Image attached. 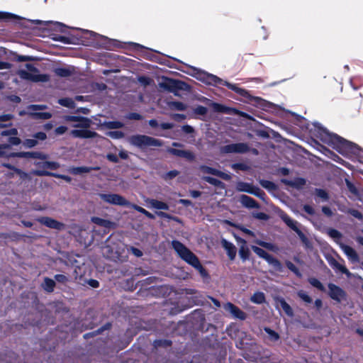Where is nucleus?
<instances>
[{
	"label": "nucleus",
	"instance_id": "473e14b6",
	"mask_svg": "<svg viewBox=\"0 0 363 363\" xmlns=\"http://www.w3.org/2000/svg\"><path fill=\"white\" fill-rule=\"evenodd\" d=\"M255 242L257 245H260L261 247H264L269 250H271L273 252H275L277 250V247L272 243L267 242L259 240H255Z\"/></svg>",
	"mask_w": 363,
	"mask_h": 363
},
{
	"label": "nucleus",
	"instance_id": "c85d7f7f",
	"mask_svg": "<svg viewBox=\"0 0 363 363\" xmlns=\"http://www.w3.org/2000/svg\"><path fill=\"white\" fill-rule=\"evenodd\" d=\"M55 286V281L49 278H45L43 284V289L48 292H52L54 290Z\"/></svg>",
	"mask_w": 363,
	"mask_h": 363
},
{
	"label": "nucleus",
	"instance_id": "c03bdc74",
	"mask_svg": "<svg viewBox=\"0 0 363 363\" xmlns=\"http://www.w3.org/2000/svg\"><path fill=\"white\" fill-rule=\"evenodd\" d=\"M286 265L288 267V269H290L291 272H293L296 275H297L299 277H301V274L299 269L291 262H290V261L286 262Z\"/></svg>",
	"mask_w": 363,
	"mask_h": 363
},
{
	"label": "nucleus",
	"instance_id": "37998d69",
	"mask_svg": "<svg viewBox=\"0 0 363 363\" xmlns=\"http://www.w3.org/2000/svg\"><path fill=\"white\" fill-rule=\"evenodd\" d=\"M252 250L253 252L257 254L259 257H262L264 259V257L267 255V252L264 251L263 249L257 247V246H252Z\"/></svg>",
	"mask_w": 363,
	"mask_h": 363
},
{
	"label": "nucleus",
	"instance_id": "39448f33",
	"mask_svg": "<svg viewBox=\"0 0 363 363\" xmlns=\"http://www.w3.org/2000/svg\"><path fill=\"white\" fill-rule=\"evenodd\" d=\"M26 69H19L17 74L25 80L31 81L33 82H46L50 80L48 74H40L38 73V69L31 64L26 65Z\"/></svg>",
	"mask_w": 363,
	"mask_h": 363
},
{
	"label": "nucleus",
	"instance_id": "603ef678",
	"mask_svg": "<svg viewBox=\"0 0 363 363\" xmlns=\"http://www.w3.org/2000/svg\"><path fill=\"white\" fill-rule=\"evenodd\" d=\"M172 106L178 111H184L186 108V106L180 101H174L172 103Z\"/></svg>",
	"mask_w": 363,
	"mask_h": 363
},
{
	"label": "nucleus",
	"instance_id": "f704fd0d",
	"mask_svg": "<svg viewBox=\"0 0 363 363\" xmlns=\"http://www.w3.org/2000/svg\"><path fill=\"white\" fill-rule=\"evenodd\" d=\"M105 126L109 129H118L123 126V123L120 121H109L105 123Z\"/></svg>",
	"mask_w": 363,
	"mask_h": 363
},
{
	"label": "nucleus",
	"instance_id": "338daca9",
	"mask_svg": "<svg viewBox=\"0 0 363 363\" xmlns=\"http://www.w3.org/2000/svg\"><path fill=\"white\" fill-rule=\"evenodd\" d=\"M128 207H131L132 208L135 209V211L143 213L145 215L146 210L136 204H133L130 203V206H128Z\"/></svg>",
	"mask_w": 363,
	"mask_h": 363
},
{
	"label": "nucleus",
	"instance_id": "2f4dec72",
	"mask_svg": "<svg viewBox=\"0 0 363 363\" xmlns=\"http://www.w3.org/2000/svg\"><path fill=\"white\" fill-rule=\"evenodd\" d=\"M314 194L322 201H327L329 199L328 194L323 189H315L314 191Z\"/></svg>",
	"mask_w": 363,
	"mask_h": 363
},
{
	"label": "nucleus",
	"instance_id": "f3484780",
	"mask_svg": "<svg viewBox=\"0 0 363 363\" xmlns=\"http://www.w3.org/2000/svg\"><path fill=\"white\" fill-rule=\"evenodd\" d=\"M168 152L174 155L184 157L190 161L194 160L195 158L194 153L188 150L171 148L168 150Z\"/></svg>",
	"mask_w": 363,
	"mask_h": 363
},
{
	"label": "nucleus",
	"instance_id": "7ed1b4c3",
	"mask_svg": "<svg viewBox=\"0 0 363 363\" xmlns=\"http://www.w3.org/2000/svg\"><path fill=\"white\" fill-rule=\"evenodd\" d=\"M196 74V78L206 84L213 86L224 85L237 94H239L242 96L247 97L249 96L248 91L245 89L240 88L235 84H230L226 81H224L214 74H209L201 70L197 71Z\"/></svg>",
	"mask_w": 363,
	"mask_h": 363
},
{
	"label": "nucleus",
	"instance_id": "864d4df0",
	"mask_svg": "<svg viewBox=\"0 0 363 363\" xmlns=\"http://www.w3.org/2000/svg\"><path fill=\"white\" fill-rule=\"evenodd\" d=\"M43 167L44 168H48L51 169H57L60 165L55 162H45L43 163Z\"/></svg>",
	"mask_w": 363,
	"mask_h": 363
},
{
	"label": "nucleus",
	"instance_id": "13d9d810",
	"mask_svg": "<svg viewBox=\"0 0 363 363\" xmlns=\"http://www.w3.org/2000/svg\"><path fill=\"white\" fill-rule=\"evenodd\" d=\"M254 193H252V194L262 199H264V196H265V194L263 191H262L259 188L255 186V189H254Z\"/></svg>",
	"mask_w": 363,
	"mask_h": 363
},
{
	"label": "nucleus",
	"instance_id": "a19ab883",
	"mask_svg": "<svg viewBox=\"0 0 363 363\" xmlns=\"http://www.w3.org/2000/svg\"><path fill=\"white\" fill-rule=\"evenodd\" d=\"M13 118L11 114H4L0 116V128L8 126L9 124H4L2 122L10 121Z\"/></svg>",
	"mask_w": 363,
	"mask_h": 363
},
{
	"label": "nucleus",
	"instance_id": "f03ea898",
	"mask_svg": "<svg viewBox=\"0 0 363 363\" xmlns=\"http://www.w3.org/2000/svg\"><path fill=\"white\" fill-rule=\"evenodd\" d=\"M64 120L66 122H72L71 125L74 129L70 131V135L76 138L89 139L94 138L98 135V134L89 130V128L92 123L91 119L77 116H65Z\"/></svg>",
	"mask_w": 363,
	"mask_h": 363
},
{
	"label": "nucleus",
	"instance_id": "bb28decb",
	"mask_svg": "<svg viewBox=\"0 0 363 363\" xmlns=\"http://www.w3.org/2000/svg\"><path fill=\"white\" fill-rule=\"evenodd\" d=\"M252 302L257 304H261L265 301V296L262 292H256L250 298Z\"/></svg>",
	"mask_w": 363,
	"mask_h": 363
},
{
	"label": "nucleus",
	"instance_id": "0e129e2a",
	"mask_svg": "<svg viewBox=\"0 0 363 363\" xmlns=\"http://www.w3.org/2000/svg\"><path fill=\"white\" fill-rule=\"evenodd\" d=\"M55 279L60 283H65L67 281V277L64 274H56Z\"/></svg>",
	"mask_w": 363,
	"mask_h": 363
},
{
	"label": "nucleus",
	"instance_id": "4c0bfd02",
	"mask_svg": "<svg viewBox=\"0 0 363 363\" xmlns=\"http://www.w3.org/2000/svg\"><path fill=\"white\" fill-rule=\"evenodd\" d=\"M157 215L160 217V218H167V219H169V220H173L176 222H180V220L179 218L177 217H175V216H172L165 212H163V211H158L156 213Z\"/></svg>",
	"mask_w": 363,
	"mask_h": 363
},
{
	"label": "nucleus",
	"instance_id": "69168bd1",
	"mask_svg": "<svg viewBox=\"0 0 363 363\" xmlns=\"http://www.w3.org/2000/svg\"><path fill=\"white\" fill-rule=\"evenodd\" d=\"M179 174V172L177 171V170H172V171H169V172H167L165 175V179H172V178H174L175 177H177V175Z\"/></svg>",
	"mask_w": 363,
	"mask_h": 363
},
{
	"label": "nucleus",
	"instance_id": "cd10ccee",
	"mask_svg": "<svg viewBox=\"0 0 363 363\" xmlns=\"http://www.w3.org/2000/svg\"><path fill=\"white\" fill-rule=\"evenodd\" d=\"M328 235L332 238L338 245L339 243H341L340 242V239L342 238V235L340 232H339L337 230L330 228L328 230Z\"/></svg>",
	"mask_w": 363,
	"mask_h": 363
},
{
	"label": "nucleus",
	"instance_id": "4468645a",
	"mask_svg": "<svg viewBox=\"0 0 363 363\" xmlns=\"http://www.w3.org/2000/svg\"><path fill=\"white\" fill-rule=\"evenodd\" d=\"M181 82L179 81L166 79L164 82H160L159 85L161 88H163L165 90L170 92H175L177 89H182L179 86Z\"/></svg>",
	"mask_w": 363,
	"mask_h": 363
},
{
	"label": "nucleus",
	"instance_id": "a18cd8bd",
	"mask_svg": "<svg viewBox=\"0 0 363 363\" xmlns=\"http://www.w3.org/2000/svg\"><path fill=\"white\" fill-rule=\"evenodd\" d=\"M297 294L304 302L307 303L312 302V298L304 291L301 290L298 291Z\"/></svg>",
	"mask_w": 363,
	"mask_h": 363
},
{
	"label": "nucleus",
	"instance_id": "4d7b16f0",
	"mask_svg": "<svg viewBox=\"0 0 363 363\" xmlns=\"http://www.w3.org/2000/svg\"><path fill=\"white\" fill-rule=\"evenodd\" d=\"M67 130V127L61 125L55 129V133L57 135H61L65 133Z\"/></svg>",
	"mask_w": 363,
	"mask_h": 363
},
{
	"label": "nucleus",
	"instance_id": "ddd939ff",
	"mask_svg": "<svg viewBox=\"0 0 363 363\" xmlns=\"http://www.w3.org/2000/svg\"><path fill=\"white\" fill-rule=\"evenodd\" d=\"M224 308L230 312L233 317L240 320H245L246 318V314L241 311L238 307L235 306L231 303H227L224 306Z\"/></svg>",
	"mask_w": 363,
	"mask_h": 363
},
{
	"label": "nucleus",
	"instance_id": "423d86ee",
	"mask_svg": "<svg viewBox=\"0 0 363 363\" xmlns=\"http://www.w3.org/2000/svg\"><path fill=\"white\" fill-rule=\"evenodd\" d=\"M128 143L137 147L145 148L147 147H160L162 142L158 139L145 135H135L128 138Z\"/></svg>",
	"mask_w": 363,
	"mask_h": 363
},
{
	"label": "nucleus",
	"instance_id": "9d476101",
	"mask_svg": "<svg viewBox=\"0 0 363 363\" xmlns=\"http://www.w3.org/2000/svg\"><path fill=\"white\" fill-rule=\"evenodd\" d=\"M339 246L352 263H356L359 261L357 252L352 247L344 243H339Z\"/></svg>",
	"mask_w": 363,
	"mask_h": 363
},
{
	"label": "nucleus",
	"instance_id": "c9c22d12",
	"mask_svg": "<svg viewBox=\"0 0 363 363\" xmlns=\"http://www.w3.org/2000/svg\"><path fill=\"white\" fill-rule=\"evenodd\" d=\"M33 118L35 119H49L52 117V114L48 112H42V113H34L32 114Z\"/></svg>",
	"mask_w": 363,
	"mask_h": 363
},
{
	"label": "nucleus",
	"instance_id": "6e6d98bb",
	"mask_svg": "<svg viewBox=\"0 0 363 363\" xmlns=\"http://www.w3.org/2000/svg\"><path fill=\"white\" fill-rule=\"evenodd\" d=\"M264 330L267 332V333L270 336L271 339L273 340H277L279 339V335L274 332V330H271L270 328H265Z\"/></svg>",
	"mask_w": 363,
	"mask_h": 363
},
{
	"label": "nucleus",
	"instance_id": "8fccbe9b",
	"mask_svg": "<svg viewBox=\"0 0 363 363\" xmlns=\"http://www.w3.org/2000/svg\"><path fill=\"white\" fill-rule=\"evenodd\" d=\"M23 145L26 147L31 148L38 145V141L34 138L26 139L23 142Z\"/></svg>",
	"mask_w": 363,
	"mask_h": 363
},
{
	"label": "nucleus",
	"instance_id": "4be33fe9",
	"mask_svg": "<svg viewBox=\"0 0 363 363\" xmlns=\"http://www.w3.org/2000/svg\"><path fill=\"white\" fill-rule=\"evenodd\" d=\"M235 239L238 242L242 244V245L240 246V250H239V255H240V257L243 260L247 259L248 258L250 252H249L248 248L246 247V241L244 239H242V238L236 237V236H235Z\"/></svg>",
	"mask_w": 363,
	"mask_h": 363
},
{
	"label": "nucleus",
	"instance_id": "72a5a7b5",
	"mask_svg": "<svg viewBox=\"0 0 363 363\" xmlns=\"http://www.w3.org/2000/svg\"><path fill=\"white\" fill-rule=\"evenodd\" d=\"M203 179L206 181V182L215 186H222L223 185V183L220 182V180L211 177H203Z\"/></svg>",
	"mask_w": 363,
	"mask_h": 363
},
{
	"label": "nucleus",
	"instance_id": "aec40b11",
	"mask_svg": "<svg viewBox=\"0 0 363 363\" xmlns=\"http://www.w3.org/2000/svg\"><path fill=\"white\" fill-rule=\"evenodd\" d=\"M280 218L282 220L294 231L298 229V223L296 220L291 219L287 214L284 212L280 213Z\"/></svg>",
	"mask_w": 363,
	"mask_h": 363
},
{
	"label": "nucleus",
	"instance_id": "052dcab7",
	"mask_svg": "<svg viewBox=\"0 0 363 363\" xmlns=\"http://www.w3.org/2000/svg\"><path fill=\"white\" fill-rule=\"evenodd\" d=\"M18 134V130L16 128H11L10 130H4L1 133V135L6 136V135H16Z\"/></svg>",
	"mask_w": 363,
	"mask_h": 363
},
{
	"label": "nucleus",
	"instance_id": "a211bd4d",
	"mask_svg": "<svg viewBox=\"0 0 363 363\" xmlns=\"http://www.w3.org/2000/svg\"><path fill=\"white\" fill-rule=\"evenodd\" d=\"M240 201L242 203V205L246 208H259V206L257 203V201L253 199L252 198L246 196V195H241L240 197Z\"/></svg>",
	"mask_w": 363,
	"mask_h": 363
},
{
	"label": "nucleus",
	"instance_id": "58836bf2",
	"mask_svg": "<svg viewBox=\"0 0 363 363\" xmlns=\"http://www.w3.org/2000/svg\"><path fill=\"white\" fill-rule=\"evenodd\" d=\"M106 135L113 139H120L124 137V133L119 130L109 131Z\"/></svg>",
	"mask_w": 363,
	"mask_h": 363
},
{
	"label": "nucleus",
	"instance_id": "680f3d73",
	"mask_svg": "<svg viewBox=\"0 0 363 363\" xmlns=\"http://www.w3.org/2000/svg\"><path fill=\"white\" fill-rule=\"evenodd\" d=\"M4 167L10 169H13L16 172H17L18 174L21 175V177H26L27 174L24 172H23L22 171H21L20 169H16L15 167H13L11 164H3Z\"/></svg>",
	"mask_w": 363,
	"mask_h": 363
},
{
	"label": "nucleus",
	"instance_id": "49530a36",
	"mask_svg": "<svg viewBox=\"0 0 363 363\" xmlns=\"http://www.w3.org/2000/svg\"><path fill=\"white\" fill-rule=\"evenodd\" d=\"M347 213H350L353 217H354L360 220H362L363 219V215L362 214V213L356 209L349 208L347 210Z\"/></svg>",
	"mask_w": 363,
	"mask_h": 363
},
{
	"label": "nucleus",
	"instance_id": "412c9836",
	"mask_svg": "<svg viewBox=\"0 0 363 363\" xmlns=\"http://www.w3.org/2000/svg\"><path fill=\"white\" fill-rule=\"evenodd\" d=\"M147 203L149 204L150 207L152 208L159 209V210H169V206L167 203L160 201L156 199H147Z\"/></svg>",
	"mask_w": 363,
	"mask_h": 363
},
{
	"label": "nucleus",
	"instance_id": "20e7f679",
	"mask_svg": "<svg viewBox=\"0 0 363 363\" xmlns=\"http://www.w3.org/2000/svg\"><path fill=\"white\" fill-rule=\"evenodd\" d=\"M172 245L182 259L198 269L203 277L206 275V272L201 264L197 257L187 247H186L182 242L177 240H174L172 242Z\"/></svg>",
	"mask_w": 363,
	"mask_h": 363
},
{
	"label": "nucleus",
	"instance_id": "0eeeda50",
	"mask_svg": "<svg viewBox=\"0 0 363 363\" xmlns=\"http://www.w3.org/2000/svg\"><path fill=\"white\" fill-rule=\"evenodd\" d=\"M250 152V146L246 143H231L220 147L223 154H244Z\"/></svg>",
	"mask_w": 363,
	"mask_h": 363
},
{
	"label": "nucleus",
	"instance_id": "e433bc0d",
	"mask_svg": "<svg viewBox=\"0 0 363 363\" xmlns=\"http://www.w3.org/2000/svg\"><path fill=\"white\" fill-rule=\"evenodd\" d=\"M309 283L314 287L318 289L320 291H324L325 288L321 282L315 278H310L308 279Z\"/></svg>",
	"mask_w": 363,
	"mask_h": 363
},
{
	"label": "nucleus",
	"instance_id": "5701e85b",
	"mask_svg": "<svg viewBox=\"0 0 363 363\" xmlns=\"http://www.w3.org/2000/svg\"><path fill=\"white\" fill-rule=\"evenodd\" d=\"M255 186L247 182H240L236 185V189L240 192H246L248 194L254 193Z\"/></svg>",
	"mask_w": 363,
	"mask_h": 363
},
{
	"label": "nucleus",
	"instance_id": "f8f14e48",
	"mask_svg": "<svg viewBox=\"0 0 363 363\" xmlns=\"http://www.w3.org/2000/svg\"><path fill=\"white\" fill-rule=\"evenodd\" d=\"M38 220L40 223L50 228L61 230L64 228L63 223L49 217H41L38 218Z\"/></svg>",
	"mask_w": 363,
	"mask_h": 363
},
{
	"label": "nucleus",
	"instance_id": "ea45409f",
	"mask_svg": "<svg viewBox=\"0 0 363 363\" xmlns=\"http://www.w3.org/2000/svg\"><path fill=\"white\" fill-rule=\"evenodd\" d=\"M16 155L18 156V157H23V156H25V155H30L33 157H36V158H40V159H45L46 158V156L43 155L42 153H40V152H33V153H30V152H27V153H24V152H20V153H17L16 154Z\"/></svg>",
	"mask_w": 363,
	"mask_h": 363
},
{
	"label": "nucleus",
	"instance_id": "de8ad7c7",
	"mask_svg": "<svg viewBox=\"0 0 363 363\" xmlns=\"http://www.w3.org/2000/svg\"><path fill=\"white\" fill-rule=\"evenodd\" d=\"M260 184L262 187L269 189V190H273L275 189V185L273 182L267 180H261Z\"/></svg>",
	"mask_w": 363,
	"mask_h": 363
},
{
	"label": "nucleus",
	"instance_id": "2eb2a0df",
	"mask_svg": "<svg viewBox=\"0 0 363 363\" xmlns=\"http://www.w3.org/2000/svg\"><path fill=\"white\" fill-rule=\"evenodd\" d=\"M328 289L330 296L333 299L340 301L341 299L344 297L345 293L343 290L339 286L333 284H329Z\"/></svg>",
	"mask_w": 363,
	"mask_h": 363
},
{
	"label": "nucleus",
	"instance_id": "f257e3e1",
	"mask_svg": "<svg viewBox=\"0 0 363 363\" xmlns=\"http://www.w3.org/2000/svg\"><path fill=\"white\" fill-rule=\"evenodd\" d=\"M317 128L316 136L324 143L328 145L340 153L344 155L348 153L352 147V143L336 134L330 133L326 128L315 124Z\"/></svg>",
	"mask_w": 363,
	"mask_h": 363
},
{
	"label": "nucleus",
	"instance_id": "79ce46f5",
	"mask_svg": "<svg viewBox=\"0 0 363 363\" xmlns=\"http://www.w3.org/2000/svg\"><path fill=\"white\" fill-rule=\"evenodd\" d=\"M210 105L213 108V109L216 112H226L227 108L220 104L212 102L210 104Z\"/></svg>",
	"mask_w": 363,
	"mask_h": 363
},
{
	"label": "nucleus",
	"instance_id": "dca6fc26",
	"mask_svg": "<svg viewBox=\"0 0 363 363\" xmlns=\"http://www.w3.org/2000/svg\"><path fill=\"white\" fill-rule=\"evenodd\" d=\"M221 245L226 250L230 259L233 260L236 256L237 252L235 245L225 239L221 240Z\"/></svg>",
	"mask_w": 363,
	"mask_h": 363
},
{
	"label": "nucleus",
	"instance_id": "e2e57ef3",
	"mask_svg": "<svg viewBox=\"0 0 363 363\" xmlns=\"http://www.w3.org/2000/svg\"><path fill=\"white\" fill-rule=\"evenodd\" d=\"M33 173L38 176H53V174H55L54 173L45 170H35Z\"/></svg>",
	"mask_w": 363,
	"mask_h": 363
},
{
	"label": "nucleus",
	"instance_id": "7c9ffc66",
	"mask_svg": "<svg viewBox=\"0 0 363 363\" xmlns=\"http://www.w3.org/2000/svg\"><path fill=\"white\" fill-rule=\"evenodd\" d=\"M58 103L65 107L73 108L75 106L74 101L71 98H63L58 100Z\"/></svg>",
	"mask_w": 363,
	"mask_h": 363
},
{
	"label": "nucleus",
	"instance_id": "09e8293b",
	"mask_svg": "<svg viewBox=\"0 0 363 363\" xmlns=\"http://www.w3.org/2000/svg\"><path fill=\"white\" fill-rule=\"evenodd\" d=\"M231 167L235 170L247 171L249 169V167L244 163H235L231 165Z\"/></svg>",
	"mask_w": 363,
	"mask_h": 363
},
{
	"label": "nucleus",
	"instance_id": "1a4fd4ad",
	"mask_svg": "<svg viewBox=\"0 0 363 363\" xmlns=\"http://www.w3.org/2000/svg\"><path fill=\"white\" fill-rule=\"evenodd\" d=\"M339 259L341 260L342 263L339 262L336 259L333 257H327V261L330 266L335 270L341 272L342 274H346L347 277L351 275V273L344 265L345 261L339 257Z\"/></svg>",
	"mask_w": 363,
	"mask_h": 363
},
{
	"label": "nucleus",
	"instance_id": "774afa93",
	"mask_svg": "<svg viewBox=\"0 0 363 363\" xmlns=\"http://www.w3.org/2000/svg\"><path fill=\"white\" fill-rule=\"evenodd\" d=\"M299 238L301 240L302 242H306L308 241L307 237L304 235V233L298 228L297 230L295 231Z\"/></svg>",
	"mask_w": 363,
	"mask_h": 363
},
{
	"label": "nucleus",
	"instance_id": "a878e982",
	"mask_svg": "<svg viewBox=\"0 0 363 363\" xmlns=\"http://www.w3.org/2000/svg\"><path fill=\"white\" fill-rule=\"evenodd\" d=\"M277 303L286 313V314L290 317L294 315V312L291 306L286 302L283 298H278L277 299Z\"/></svg>",
	"mask_w": 363,
	"mask_h": 363
},
{
	"label": "nucleus",
	"instance_id": "b1692460",
	"mask_svg": "<svg viewBox=\"0 0 363 363\" xmlns=\"http://www.w3.org/2000/svg\"><path fill=\"white\" fill-rule=\"evenodd\" d=\"M74 69L71 67H57L54 69L56 75L61 77H67L73 73Z\"/></svg>",
	"mask_w": 363,
	"mask_h": 363
},
{
	"label": "nucleus",
	"instance_id": "9b49d317",
	"mask_svg": "<svg viewBox=\"0 0 363 363\" xmlns=\"http://www.w3.org/2000/svg\"><path fill=\"white\" fill-rule=\"evenodd\" d=\"M199 169L203 174L215 175V176L219 177L221 179L226 180V181H228L231 179V177L229 174L223 172L221 171H219L216 169H214V168H212V167H210L208 166L201 165L199 167Z\"/></svg>",
	"mask_w": 363,
	"mask_h": 363
},
{
	"label": "nucleus",
	"instance_id": "3c124183",
	"mask_svg": "<svg viewBox=\"0 0 363 363\" xmlns=\"http://www.w3.org/2000/svg\"><path fill=\"white\" fill-rule=\"evenodd\" d=\"M194 112L200 116H204L207 113L208 109L202 106H198L194 109Z\"/></svg>",
	"mask_w": 363,
	"mask_h": 363
},
{
	"label": "nucleus",
	"instance_id": "5fc2aeb1",
	"mask_svg": "<svg viewBox=\"0 0 363 363\" xmlns=\"http://www.w3.org/2000/svg\"><path fill=\"white\" fill-rule=\"evenodd\" d=\"M138 82L143 86H146L152 82V79L147 77L141 76L138 78Z\"/></svg>",
	"mask_w": 363,
	"mask_h": 363
},
{
	"label": "nucleus",
	"instance_id": "6e6552de",
	"mask_svg": "<svg viewBox=\"0 0 363 363\" xmlns=\"http://www.w3.org/2000/svg\"><path fill=\"white\" fill-rule=\"evenodd\" d=\"M99 196L101 200L108 204L121 206L130 205V203L128 200L118 194H99Z\"/></svg>",
	"mask_w": 363,
	"mask_h": 363
},
{
	"label": "nucleus",
	"instance_id": "6ab92c4d",
	"mask_svg": "<svg viewBox=\"0 0 363 363\" xmlns=\"http://www.w3.org/2000/svg\"><path fill=\"white\" fill-rule=\"evenodd\" d=\"M99 167H77L69 169V172L72 174L78 175L84 173H89L92 170H99Z\"/></svg>",
	"mask_w": 363,
	"mask_h": 363
},
{
	"label": "nucleus",
	"instance_id": "bf43d9fd",
	"mask_svg": "<svg viewBox=\"0 0 363 363\" xmlns=\"http://www.w3.org/2000/svg\"><path fill=\"white\" fill-rule=\"evenodd\" d=\"M33 138L38 140H45L47 138V135L43 132H38L33 135Z\"/></svg>",
	"mask_w": 363,
	"mask_h": 363
},
{
	"label": "nucleus",
	"instance_id": "c756f323",
	"mask_svg": "<svg viewBox=\"0 0 363 363\" xmlns=\"http://www.w3.org/2000/svg\"><path fill=\"white\" fill-rule=\"evenodd\" d=\"M264 259H265L269 264L272 265L276 269H280L281 267V262L269 253Z\"/></svg>",
	"mask_w": 363,
	"mask_h": 363
},
{
	"label": "nucleus",
	"instance_id": "393cba45",
	"mask_svg": "<svg viewBox=\"0 0 363 363\" xmlns=\"http://www.w3.org/2000/svg\"><path fill=\"white\" fill-rule=\"evenodd\" d=\"M91 220L94 223L106 228H110L114 225V223L113 222L99 217H92L91 218Z\"/></svg>",
	"mask_w": 363,
	"mask_h": 363
}]
</instances>
